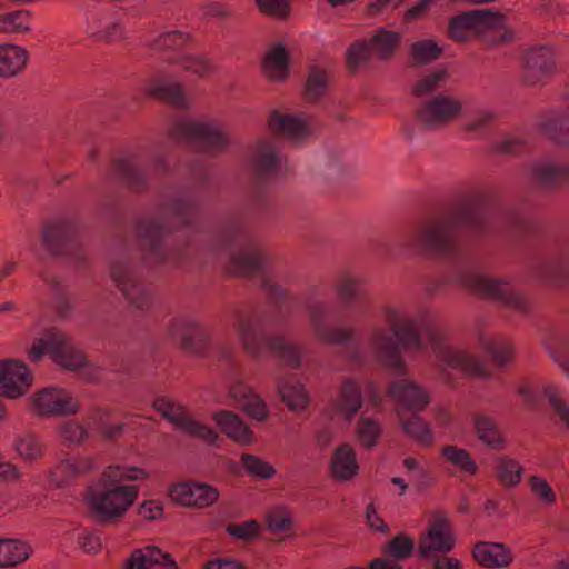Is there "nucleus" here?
Segmentation results:
<instances>
[{
  "instance_id": "obj_1",
  "label": "nucleus",
  "mask_w": 569,
  "mask_h": 569,
  "mask_svg": "<svg viewBox=\"0 0 569 569\" xmlns=\"http://www.w3.org/2000/svg\"><path fill=\"white\" fill-rule=\"evenodd\" d=\"M481 220L480 204L473 200H463L455 204L446 214L415 224L403 238L402 247L417 254H452L459 244L457 228L479 227Z\"/></svg>"
},
{
  "instance_id": "obj_2",
  "label": "nucleus",
  "mask_w": 569,
  "mask_h": 569,
  "mask_svg": "<svg viewBox=\"0 0 569 569\" xmlns=\"http://www.w3.org/2000/svg\"><path fill=\"white\" fill-rule=\"evenodd\" d=\"M266 321L250 310L239 309L234 311L233 328L244 352L253 359H260L266 351H270L286 365L296 369L299 368L301 366L302 347L287 342L279 335H260L259 329Z\"/></svg>"
},
{
  "instance_id": "obj_3",
  "label": "nucleus",
  "mask_w": 569,
  "mask_h": 569,
  "mask_svg": "<svg viewBox=\"0 0 569 569\" xmlns=\"http://www.w3.org/2000/svg\"><path fill=\"white\" fill-rule=\"evenodd\" d=\"M138 486H102L101 491L89 498V516L100 526L118 523L136 502Z\"/></svg>"
},
{
  "instance_id": "obj_4",
  "label": "nucleus",
  "mask_w": 569,
  "mask_h": 569,
  "mask_svg": "<svg viewBox=\"0 0 569 569\" xmlns=\"http://www.w3.org/2000/svg\"><path fill=\"white\" fill-rule=\"evenodd\" d=\"M169 134L177 141L197 143L201 151L211 154L223 151L230 142L228 132L217 123L179 120L172 126Z\"/></svg>"
},
{
  "instance_id": "obj_5",
  "label": "nucleus",
  "mask_w": 569,
  "mask_h": 569,
  "mask_svg": "<svg viewBox=\"0 0 569 569\" xmlns=\"http://www.w3.org/2000/svg\"><path fill=\"white\" fill-rule=\"evenodd\" d=\"M463 284L472 295L499 302L519 313L526 315L530 310L529 301L523 296L513 291L507 282L469 274L463 278Z\"/></svg>"
},
{
  "instance_id": "obj_6",
  "label": "nucleus",
  "mask_w": 569,
  "mask_h": 569,
  "mask_svg": "<svg viewBox=\"0 0 569 569\" xmlns=\"http://www.w3.org/2000/svg\"><path fill=\"white\" fill-rule=\"evenodd\" d=\"M553 52L546 46L527 49L520 59V82L525 87H542L556 73Z\"/></svg>"
},
{
  "instance_id": "obj_7",
  "label": "nucleus",
  "mask_w": 569,
  "mask_h": 569,
  "mask_svg": "<svg viewBox=\"0 0 569 569\" xmlns=\"http://www.w3.org/2000/svg\"><path fill=\"white\" fill-rule=\"evenodd\" d=\"M171 340L186 353L206 357L210 350L209 332L198 322L173 319L169 325Z\"/></svg>"
},
{
  "instance_id": "obj_8",
  "label": "nucleus",
  "mask_w": 569,
  "mask_h": 569,
  "mask_svg": "<svg viewBox=\"0 0 569 569\" xmlns=\"http://www.w3.org/2000/svg\"><path fill=\"white\" fill-rule=\"evenodd\" d=\"M31 410L39 417L72 416L79 412V402L66 390L47 387L30 397Z\"/></svg>"
},
{
  "instance_id": "obj_9",
  "label": "nucleus",
  "mask_w": 569,
  "mask_h": 569,
  "mask_svg": "<svg viewBox=\"0 0 569 569\" xmlns=\"http://www.w3.org/2000/svg\"><path fill=\"white\" fill-rule=\"evenodd\" d=\"M453 537L448 517L443 512L433 513L427 530L418 541V553L421 558H429L432 553H448L455 547Z\"/></svg>"
},
{
  "instance_id": "obj_10",
  "label": "nucleus",
  "mask_w": 569,
  "mask_h": 569,
  "mask_svg": "<svg viewBox=\"0 0 569 569\" xmlns=\"http://www.w3.org/2000/svg\"><path fill=\"white\" fill-rule=\"evenodd\" d=\"M428 338L432 343L433 351L441 361L472 377H490V372L482 362L473 356L447 345L442 333L430 330Z\"/></svg>"
},
{
  "instance_id": "obj_11",
  "label": "nucleus",
  "mask_w": 569,
  "mask_h": 569,
  "mask_svg": "<svg viewBox=\"0 0 569 569\" xmlns=\"http://www.w3.org/2000/svg\"><path fill=\"white\" fill-rule=\"evenodd\" d=\"M233 239L241 246V249L231 256L228 271L241 277H251L260 271L268 260L261 246L240 232H237L231 240Z\"/></svg>"
},
{
  "instance_id": "obj_12",
  "label": "nucleus",
  "mask_w": 569,
  "mask_h": 569,
  "mask_svg": "<svg viewBox=\"0 0 569 569\" xmlns=\"http://www.w3.org/2000/svg\"><path fill=\"white\" fill-rule=\"evenodd\" d=\"M462 103L452 96H436L416 110V118L427 128L443 126L460 117Z\"/></svg>"
},
{
  "instance_id": "obj_13",
  "label": "nucleus",
  "mask_w": 569,
  "mask_h": 569,
  "mask_svg": "<svg viewBox=\"0 0 569 569\" xmlns=\"http://www.w3.org/2000/svg\"><path fill=\"white\" fill-rule=\"evenodd\" d=\"M385 320L390 332L405 351H418L422 347L420 331L416 320L405 310L387 307L383 310Z\"/></svg>"
},
{
  "instance_id": "obj_14",
  "label": "nucleus",
  "mask_w": 569,
  "mask_h": 569,
  "mask_svg": "<svg viewBox=\"0 0 569 569\" xmlns=\"http://www.w3.org/2000/svg\"><path fill=\"white\" fill-rule=\"evenodd\" d=\"M33 382V375L28 366L16 359L0 360V395L17 399L26 395Z\"/></svg>"
},
{
  "instance_id": "obj_15",
  "label": "nucleus",
  "mask_w": 569,
  "mask_h": 569,
  "mask_svg": "<svg viewBox=\"0 0 569 569\" xmlns=\"http://www.w3.org/2000/svg\"><path fill=\"white\" fill-rule=\"evenodd\" d=\"M369 347L377 360L397 375H406L407 366L397 339L385 328H375L369 337Z\"/></svg>"
},
{
  "instance_id": "obj_16",
  "label": "nucleus",
  "mask_w": 569,
  "mask_h": 569,
  "mask_svg": "<svg viewBox=\"0 0 569 569\" xmlns=\"http://www.w3.org/2000/svg\"><path fill=\"white\" fill-rule=\"evenodd\" d=\"M388 397L397 405L395 409H400L401 412H421L431 401V396L420 385L411 380H396L390 382Z\"/></svg>"
},
{
  "instance_id": "obj_17",
  "label": "nucleus",
  "mask_w": 569,
  "mask_h": 569,
  "mask_svg": "<svg viewBox=\"0 0 569 569\" xmlns=\"http://www.w3.org/2000/svg\"><path fill=\"white\" fill-rule=\"evenodd\" d=\"M110 277L123 296L138 309H148L152 298L150 291L134 278L132 270L123 261L111 263Z\"/></svg>"
},
{
  "instance_id": "obj_18",
  "label": "nucleus",
  "mask_w": 569,
  "mask_h": 569,
  "mask_svg": "<svg viewBox=\"0 0 569 569\" xmlns=\"http://www.w3.org/2000/svg\"><path fill=\"white\" fill-rule=\"evenodd\" d=\"M50 357L60 367L68 370H76L87 362L86 355L76 347L71 337L57 328H49Z\"/></svg>"
},
{
  "instance_id": "obj_19",
  "label": "nucleus",
  "mask_w": 569,
  "mask_h": 569,
  "mask_svg": "<svg viewBox=\"0 0 569 569\" xmlns=\"http://www.w3.org/2000/svg\"><path fill=\"white\" fill-rule=\"evenodd\" d=\"M170 497L182 506L202 509L219 499V491L207 483L186 482L172 486Z\"/></svg>"
},
{
  "instance_id": "obj_20",
  "label": "nucleus",
  "mask_w": 569,
  "mask_h": 569,
  "mask_svg": "<svg viewBox=\"0 0 569 569\" xmlns=\"http://www.w3.org/2000/svg\"><path fill=\"white\" fill-rule=\"evenodd\" d=\"M163 236V228L152 219L142 220L137 226V237L143 251L142 258L150 267L166 262V256L160 247Z\"/></svg>"
},
{
  "instance_id": "obj_21",
  "label": "nucleus",
  "mask_w": 569,
  "mask_h": 569,
  "mask_svg": "<svg viewBox=\"0 0 569 569\" xmlns=\"http://www.w3.org/2000/svg\"><path fill=\"white\" fill-rule=\"evenodd\" d=\"M146 93L177 109H186L189 106L183 84L171 80L167 74L151 77L147 82Z\"/></svg>"
},
{
  "instance_id": "obj_22",
  "label": "nucleus",
  "mask_w": 569,
  "mask_h": 569,
  "mask_svg": "<svg viewBox=\"0 0 569 569\" xmlns=\"http://www.w3.org/2000/svg\"><path fill=\"white\" fill-rule=\"evenodd\" d=\"M122 569H178L174 559L158 547L148 546L131 552Z\"/></svg>"
},
{
  "instance_id": "obj_23",
  "label": "nucleus",
  "mask_w": 569,
  "mask_h": 569,
  "mask_svg": "<svg viewBox=\"0 0 569 569\" xmlns=\"http://www.w3.org/2000/svg\"><path fill=\"white\" fill-rule=\"evenodd\" d=\"M96 468L92 457H66L61 459L49 472L51 483L63 487L69 480L92 471Z\"/></svg>"
},
{
  "instance_id": "obj_24",
  "label": "nucleus",
  "mask_w": 569,
  "mask_h": 569,
  "mask_svg": "<svg viewBox=\"0 0 569 569\" xmlns=\"http://www.w3.org/2000/svg\"><path fill=\"white\" fill-rule=\"evenodd\" d=\"M338 301L346 308L359 307L366 311L370 307L367 290L359 279L341 276L335 286Z\"/></svg>"
},
{
  "instance_id": "obj_25",
  "label": "nucleus",
  "mask_w": 569,
  "mask_h": 569,
  "mask_svg": "<svg viewBox=\"0 0 569 569\" xmlns=\"http://www.w3.org/2000/svg\"><path fill=\"white\" fill-rule=\"evenodd\" d=\"M76 233V227L69 221L48 223L43 231V242L52 254L66 253L72 247Z\"/></svg>"
},
{
  "instance_id": "obj_26",
  "label": "nucleus",
  "mask_w": 569,
  "mask_h": 569,
  "mask_svg": "<svg viewBox=\"0 0 569 569\" xmlns=\"http://www.w3.org/2000/svg\"><path fill=\"white\" fill-rule=\"evenodd\" d=\"M363 403L360 385L351 378L342 381L335 400L336 410L348 421L352 420Z\"/></svg>"
},
{
  "instance_id": "obj_27",
  "label": "nucleus",
  "mask_w": 569,
  "mask_h": 569,
  "mask_svg": "<svg viewBox=\"0 0 569 569\" xmlns=\"http://www.w3.org/2000/svg\"><path fill=\"white\" fill-rule=\"evenodd\" d=\"M356 452L349 443L338 446L331 457L330 476L337 481H348L358 475Z\"/></svg>"
},
{
  "instance_id": "obj_28",
  "label": "nucleus",
  "mask_w": 569,
  "mask_h": 569,
  "mask_svg": "<svg viewBox=\"0 0 569 569\" xmlns=\"http://www.w3.org/2000/svg\"><path fill=\"white\" fill-rule=\"evenodd\" d=\"M535 181L543 187H559L569 182V164L553 160L536 163L531 169Z\"/></svg>"
},
{
  "instance_id": "obj_29",
  "label": "nucleus",
  "mask_w": 569,
  "mask_h": 569,
  "mask_svg": "<svg viewBox=\"0 0 569 569\" xmlns=\"http://www.w3.org/2000/svg\"><path fill=\"white\" fill-rule=\"evenodd\" d=\"M29 52L23 47L0 43V78H13L27 67Z\"/></svg>"
},
{
  "instance_id": "obj_30",
  "label": "nucleus",
  "mask_w": 569,
  "mask_h": 569,
  "mask_svg": "<svg viewBox=\"0 0 569 569\" xmlns=\"http://www.w3.org/2000/svg\"><path fill=\"white\" fill-rule=\"evenodd\" d=\"M213 420L221 431L233 441L241 445H249L253 441L251 429L232 411H218L213 415Z\"/></svg>"
},
{
  "instance_id": "obj_31",
  "label": "nucleus",
  "mask_w": 569,
  "mask_h": 569,
  "mask_svg": "<svg viewBox=\"0 0 569 569\" xmlns=\"http://www.w3.org/2000/svg\"><path fill=\"white\" fill-rule=\"evenodd\" d=\"M475 560L483 567H507L512 561L511 551L502 543L478 542L472 549Z\"/></svg>"
},
{
  "instance_id": "obj_32",
  "label": "nucleus",
  "mask_w": 569,
  "mask_h": 569,
  "mask_svg": "<svg viewBox=\"0 0 569 569\" xmlns=\"http://www.w3.org/2000/svg\"><path fill=\"white\" fill-rule=\"evenodd\" d=\"M290 57L282 43L272 46L264 56L262 70L268 80L280 82L289 76Z\"/></svg>"
},
{
  "instance_id": "obj_33",
  "label": "nucleus",
  "mask_w": 569,
  "mask_h": 569,
  "mask_svg": "<svg viewBox=\"0 0 569 569\" xmlns=\"http://www.w3.org/2000/svg\"><path fill=\"white\" fill-rule=\"evenodd\" d=\"M403 432L416 442L429 447L433 443V435L428 421L422 419L418 412L407 417L400 409H395Z\"/></svg>"
},
{
  "instance_id": "obj_34",
  "label": "nucleus",
  "mask_w": 569,
  "mask_h": 569,
  "mask_svg": "<svg viewBox=\"0 0 569 569\" xmlns=\"http://www.w3.org/2000/svg\"><path fill=\"white\" fill-rule=\"evenodd\" d=\"M268 127L277 136L299 138L305 134L307 126L305 121L292 114H283L272 111L268 117Z\"/></svg>"
},
{
  "instance_id": "obj_35",
  "label": "nucleus",
  "mask_w": 569,
  "mask_h": 569,
  "mask_svg": "<svg viewBox=\"0 0 569 569\" xmlns=\"http://www.w3.org/2000/svg\"><path fill=\"white\" fill-rule=\"evenodd\" d=\"M475 36L480 38L492 31H499L506 23V16L495 9H476L469 11Z\"/></svg>"
},
{
  "instance_id": "obj_36",
  "label": "nucleus",
  "mask_w": 569,
  "mask_h": 569,
  "mask_svg": "<svg viewBox=\"0 0 569 569\" xmlns=\"http://www.w3.org/2000/svg\"><path fill=\"white\" fill-rule=\"evenodd\" d=\"M32 549L26 541L18 539H0V568L16 567L24 562Z\"/></svg>"
},
{
  "instance_id": "obj_37",
  "label": "nucleus",
  "mask_w": 569,
  "mask_h": 569,
  "mask_svg": "<svg viewBox=\"0 0 569 569\" xmlns=\"http://www.w3.org/2000/svg\"><path fill=\"white\" fill-rule=\"evenodd\" d=\"M279 167L280 159L277 148L268 141H259L253 157V168L257 174H273L278 172Z\"/></svg>"
},
{
  "instance_id": "obj_38",
  "label": "nucleus",
  "mask_w": 569,
  "mask_h": 569,
  "mask_svg": "<svg viewBox=\"0 0 569 569\" xmlns=\"http://www.w3.org/2000/svg\"><path fill=\"white\" fill-rule=\"evenodd\" d=\"M402 40L401 33L397 31L380 29L369 41L372 53L380 60H389L393 57Z\"/></svg>"
},
{
  "instance_id": "obj_39",
  "label": "nucleus",
  "mask_w": 569,
  "mask_h": 569,
  "mask_svg": "<svg viewBox=\"0 0 569 569\" xmlns=\"http://www.w3.org/2000/svg\"><path fill=\"white\" fill-rule=\"evenodd\" d=\"M541 132L557 146H569V117L550 114L540 122Z\"/></svg>"
},
{
  "instance_id": "obj_40",
  "label": "nucleus",
  "mask_w": 569,
  "mask_h": 569,
  "mask_svg": "<svg viewBox=\"0 0 569 569\" xmlns=\"http://www.w3.org/2000/svg\"><path fill=\"white\" fill-rule=\"evenodd\" d=\"M151 406L163 419L179 430L190 416L182 403L169 397H158Z\"/></svg>"
},
{
  "instance_id": "obj_41",
  "label": "nucleus",
  "mask_w": 569,
  "mask_h": 569,
  "mask_svg": "<svg viewBox=\"0 0 569 569\" xmlns=\"http://www.w3.org/2000/svg\"><path fill=\"white\" fill-rule=\"evenodd\" d=\"M111 172L121 179L130 189L140 191L146 187V178L141 170L130 160L116 159L112 162Z\"/></svg>"
},
{
  "instance_id": "obj_42",
  "label": "nucleus",
  "mask_w": 569,
  "mask_h": 569,
  "mask_svg": "<svg viewBox=\"0 0 569 569\" xmlns=\"http://www.w3.org/2000/svg\"><path fill=\"white\" fill-rule=\"evenodd\" d=\"M523 468L515 459L501 456L496 459L495 475L498 481L507 488L516 487L522 479Z\"/></svg>"
},
{
  "instance_id": "obj_43",
  "label": "nucleus",
  "mask_w": 569,
  "mask_h": 569,
  "mask_svg": "<svg viewBox=\"0 0 569 569\" xmlns=\"http://www.w3.org/2000/svg\"><path fill=\"white\" fill-rule=\"evenodd\" d=\"M233 396L240 397V406L242 410L250 417L258 421H263L268 418L269 411L264 401L256 393H252L247 388L239 386L233 388Z\"/></svg>"
},
{
  "instance_id": "obj_44",
  "label": "nucleus",
  "mask_w": 569,
  "mask_h": 569,
  "mask_svg": "<svg viewBox=\"0 0 569 569\" xmlns=\"http://www.w3.org/2000/svg\"><path fill=\"white\" fill-rule=\"evenodd\" d=\"M149 475L139 468H128L124 466H109L100 478L101 486H122L121 482L128 480L147 479Z\"/></svg>"
},
{
  "instance_id": "obj_45",
  "label": "nucleus",
  "mask_w": 569,
  "mask_h": 569,
  "mask_svg": "<svg viewBox=\"0 0 569 569\" xmlns=\"http://www.w3.org/2000/svg\"><path fill=\"white\" fill-rule=\"evenodd\" d=\"M329 77L326 70L311 67L305 86L303 99L315 103L326 94Z\"/></svg>"
},
{
  "instance_id": "obj_46",
  "label": "nucleus",
  "mask_w": 569,
  "mask_h": 569,
  "mask_svg": "<svg viewBox=\"0 0 569 569\" xmlns=\"http://www.w3.org/2000/svg\"><path fill=\"white\" fill-rule=\"evenodd\" d=\"M441 453L452 466L457 467L460 471L469 476H476L479 467L471 457L470 452L457 446H443Z\"/></svg>"
},
{
  "instance_id": "obj_47",
  "label": "nucleus",
  "mask_w": 569,
  "mask_h": 569,
  "mask_svg": "<svg viewBox=\"0 0 569 569\" xmlns=\"http://www.w3.org/2000/svg\"><path fill=\"white\" fill-rule=\"evenodd\" d=\"M356 436L362 447L371 450L378 443L381 436V427L378 420L361 416L356 426Z\"/></svg>"
},
{
  "instance_id": "obj_48",
  "label": "nucleus",
  "mask_w": 569,
  "mask_h": 569,
  "mask_svg": "<svg viewBox=\"0 0 569 569\" xmlns=\"http://www.w3.org/2000/svg\"><path fill=\"white\" fill-rule=\"evenodd\" d=\"M278 390L281 400L287 403L291 410H302L309 403V397L303 386L295 381L292 383H278Z\"/></svg>"
},
{
  "instance_id": "obj_49",
  "label": "nucleus",
  "mask_w": 569,
  "mask_h": 569,
  "mask_svg": "<svg viewBox=\"0 0 569 569\" xmlns=\"http://www.w3.org/2000/svg\"><path fill=\"white\" fill-rule=\"evenodd\" d=\"M31 13L28 10H16L0 14V33L29 32Z\"/></svg>"
},
{
  "instance_id": "obj_50",
  "label": "nucleus",
  "mask_w": 569,
  "mask_h": 569,
  "mask_svg": "<svg viewBox=\"0 0 569 569\" xmlns=\"http://www.w3.org/2000/svg\"><path fill=\"white\" fill-rule=\"evenodd\" d=\"M413 539L406 533L397 535L382 546L383 556L395 558L400 561L410 558L413 553Z\"/></svg>"
},
{
  "instance_id": "obj_51",
  "label": "nucleus",
  "mask_w": 569,
  "mask_h": 569,
  "mask_svg": "<svg viewBox=\"0 0 569 569\" xmlns=\"http://www.w3.org/2000/svg\"><path fill=\"white\" fill-rule=\"evenodd\" d=\"M177 63L183 71L198 78H206L214 70L213 62L204 54L182 56L177 60Z\"/></svg>"
},
{
  "instance_id": "obj_52",
  "label": "nucleus",
  "mask_w": 569,
  "mask_h": 569,
  "mask_svg": "<svg viewBox=\"0 0 569 569\" xmlns=\"http://www.w3.org/2000/svg\"><path fill=\"white\" fill-rule=\"evenodd\" d=\"M373 57L369 42L356 41L349 46L346 52V67L350 73L367 64Z\"/></svg>"
},
{
  "instance_id": "obj_53",
  "label": "nucleus",
  "mask_w": 569,
  "mask_h": 569,
  "mask_svg": "<svg viewBox=\"0 0 569 569\" xmlns=\"http://www.w3.org/2000/svg\"><path fill=\"white\" fill-rule=\"evenodd\" d=\"M482 347L497 366H505L513 359V345L508 339H483Z\"/></svg>"
},
{
  "instance_id": "obj_54",
  "label": "nucleus",
  "mask_w": 569,
  "mask_h": 569,
  "mask_svg": "<svg viewBox=\"0 0 569 569\" xmlns=\"http://www.w3.org/2000/svg\"><path fill=\"white\" fill-rule=\"evenodd\" d=\"M448 36L456 42H467L476 37L469 11L462 12L449 20Z\"/></svg>"
},
{
  "instance_id": "obj_55",
  "label": "nucleus",
  "mask_w": 569,
  "mask_h": 569,
  "mask_svg": "<svg viewBox=\"0 0 569 569\" xmlns=\"http://www.w3.org/2000/svg\"><path fill=\"white\" fill-rule=\"evenodd\" d=\"M198 212L194 202L186 199H176L167 208L166 218L171 223L187 224Z\"/></svg>"
},
{
  "instance_id": "obj_56",
  "label": "nucleus",
  "mask_w": 569,
  "mask_h": 569,
  "mask_svg": "<svg viewBox=\"0 0 569 569\" xmlns=\"http://www.w3.org/2000/svg\"><path fill=\"white\" fill-rule=\"evenodd\" d=\"M17 453L27 462L36 461L43 457L44 446L30 433L19 437L14 443Z\"/></svg>"
},
{
  "instance_id": "obj_57",
  "label": "nucleus",
  "mask_w": 569,
  "mask_h": 569,
  "mask_svg": "<svg viewBox=\"0 0 569 569\" xmlns=\"http://www.w3.org/2000/svg\"><path fill=\"white\" fill-rule=\"evenodd\" d=\"M475 428L477 436L480 441L483 443L497 448L498 446L503 443V438L498 430L493 420L488 417H477L475 418Z\"/></svg>"
},
{
  "instance_id": "obj_58",
  "label": "nucleus",
  "mask_w": 569,
  "mask_h": 569,
  "mask_svg": "<svg viewBox=\"0 0 569 569\" xmlns=\"http://www.w3.org/2000/svg\"><path fill=\"white\" fill-rule=\"evenodd\" d=\"M442 53L441 48L431 40L412 43L410 56L415 64H427L437 60Z\"/></svg>"
},
{
  "instance_id": "obj_59",
  "label": "nucleus",
  "mask_w": 569,
  "mask_h": 569,
  "mask_svg": "<svg viewBox=\"0 0 569 569\" xmlns=\"http://www.w3.org/2000/svg\"><path fill=\"white\" fill-rule=\"evenodd\" d=\"M61 440L69 445L80 446L89 437V432L84 426L77 420H67L58 428Z\"/></svg>"
},
{
  "instance_id": "obj_60",
  "label": "nucleus",
  "mask_w": 569,
  "mask_h": 569,
  "mask_svg": "<svg viewBox=\"0 0 569 569\" xmlns=\"http://www.w3.org/2000/svg\"><path fill=\"white\" fill-rule=\"evenodd\" d=\"M190 36L179 30L161 33L153 40V48L159 51H174L184 48Z\"/></svg>"
},
{
  "instance_id": "obj_61",
  "label": "nucleus",
  "mask_w": 569,
  "mask_h": 569,
  "mask_svg": "<svg viewBox=\"0 0 569 569\" xmlns=\"http://www.w3.org/2000/svg\"><path fill=\"white\" fill-rule=\"evenodd\" d=\"M240 460L247 472L253 477L269 479L276 473V469L258 456L243 453Z\"/></svg>"
},
{
  "instance_id": "obj_62",
  "label": "nucleus",
  "mask_w": 569,
  "mask_h": 569,
  "mask_svg": "<svg viewBox=\"0 0 569 569\" xmlns=\"http://www.w3.org/2000/svg\"><path fill=\"white\" fill-rule=\"evenodd\" d=\"M260 13L278 20H287L290 16V0H254Z\"/></svg>"
},
{
  "instance_id": "obj_63",
  "label": "nucleus",
  "mask_w": 569,
  "mask_h": 569,
  "mask_svg": "<svg viewBox=\"0 0 569 569\" xmlns=\"http://www.w3.org/2000/svg\"><path fill=\"white\" fill-rule=\"evenodd\" d=\"M355 332L356 330L352 327H326L316 338L326 345H342L351 341Z\"/></svg>"
},
{
  "instance_id": "obj_64",
  "label": "nucleus",
  "mask_w": 569,
  "mask_h": 569,
  "mask_svg": "<svg viewBox=\"0 0 569 569\" xmlns=\"http://www.w3.org/2000/svg\"><path fill=\"white\" fill-rule=\"evenodd\" d=\"M447 70L438 69L419 80L412 88V93L417 97L427 96L437 90L440 83L446 79Z\"/></svg>"
}]
</instances>
